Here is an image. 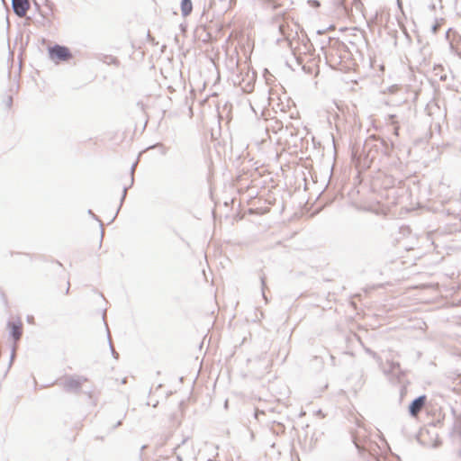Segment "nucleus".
Returning a JSON list of instances; mask_svg holds the SVG:
<instances>
[{"label": "nucleus", "instance_id": "f03ea898", "mask_svg": "<svg viewBox=\"0 0 461 461\" xmlns=\"http://www.w3.org/2000/svg\"><path fill=\"white\" fill-rule=\"evenodd\" d=\"M8 327L11 330V335L14 341H18L23 335V322L20 319L8 323Z\"/></svg>", "mask_w": 461, "mask_h": 461}, {"label": "nucleus", "instance_id": "39448f33", "mask_svg": "<svg viewBox=\"0 0 461 461\" xmlns=\"http://www.w3.org/2000/svg\"><path fill=\"white\" fill-rule=\"evenodd\" d=\"M193 9L192 2L191 0H182L181 3V11L183 15L186 16L188 15Z\"/></svg>", "mask_w": 461, "mask_h": 461}, {"label": "nucleus", "instance_id": "f257e3e1", "mask_svg": "<svg viewBox=\"0 0 461 461\" xmlns=\"http://www.w3.org/2000/svg\"><path fill=\"white\" fill-rule=\"evenodd\" d=\"M49 55L50 59L56 63L67 61L72 58L69 49L60 45H55L54 47L50 48Z\"/></svg>", "mask_w": 461, "mask_h": 461}, {"label": "nucleus", "instance_id": "7ed1b4c3", "mask_svg": "<svg viewBox=\"0 0 461 461\" xmlns=\"http://www.w3.org/2000/svg\"><path fill=\"white\" fill-rule=\"evenodd\" d=\"M29 6L28 0H13L14 13L20 17H23L26 14Z\"/></svg>", "mask_w": 461, "mask_h": 461}, {"label": "nucleus", "instance_id": "20e7f679", "mask_svg": "<svg viewBox=\"0 0 461 461\" xmlns=\"http://www.w3.org/2000/svg\"><path fill=\"white\" fill-rule=\"evenodd\" d=\"M426 400H427L426 396L421 395V396L418 397L417 399H415L411 402V404L410 405V412H411V416H413V417L418 416L420 411L424 407Z\"/></svg>", "mask_w": 461, "mask_h": 461}, {"label": "nucleus", "instance_id": "423d86ee", "mask_svg": "<svg viewBox=\"0 0 461 461\" xmlns=\"http://www.w3.org/2000/svg\"><path fill=\"white\" fill-rule=\"evenodd\" d=\"M70 284L68 280H63L59 284V294L61 295H67L68 294Z\"/></svg>", "mask_w": 461, "mask_h": 461}]
</instances>
